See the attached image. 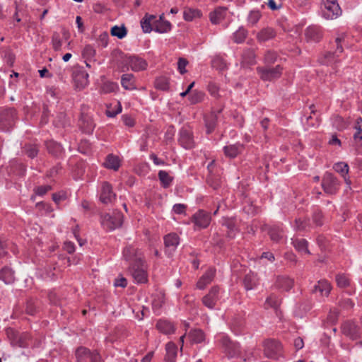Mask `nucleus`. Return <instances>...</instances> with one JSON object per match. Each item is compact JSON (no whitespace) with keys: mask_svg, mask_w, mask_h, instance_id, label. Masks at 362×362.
Here are the masks:
<instances>
[{"mask_svg":"<svg viewBox=\"0 0 362 362\" xmlns=\"http://www.w3.org/2000/svg\"><path fill=\"white\" fill-rule=\"evenodd\" d=\"M122 71H140L146 69L147 62L140 57L135 55H125L121 59Z\"/></svg>","mask_w":362,"mask_h":362,"instance_id":"obj_1","label":"nucleus"},{"mask_svg":"<svg viewBox=\"0 0 362 362\" xmlns=\"http://www.w3.org/2000/svg\"><path fill=\"white\" fill-rule=\"evenodd\" d=\"M16 120V111L13 108L0 109V129L4 132L9 131L15 124Z\"/></svg>","mask_w":362,"mask_h":362,"instance_id":"obj_2","label":"nucleus"},{"mask_svg":"<svg viewBox=\"0 0 362 362\" xmlns=\"http://www.w3.org/2000/svg\"><path fill=\"white\" fill-rule=\"evenodd\" d=\"M123 215L118 211L105 214L101 216V224L104 228L109 230H115L122 226Z\"/></svg>","mask_w":362,"mask_h":362,"instance_id":"obj_3","label":"nucleus"},{"mask_svg":"<svg viewBox=\"0 0 362 362\" xmlns=\"http://www.w3.org/2000/svg\"><path fill=\"white\" fill-rule=\"evenodd\" d=\"M146 265L144 261L139 263H132L129 265V272L134 281L138 284L146 283L148 280Z\"/></svg>","mask_w":362,"mask_h":362,"instance_id":"obj_4","label":"nucleus"},{"mask_svg":"<svg viewBox=\"0 0 362 362\" xmlns=\"http://www.w3.org/2000/svg\"><path fill=\"white\" fill-rule=\"evenodd\" d=\"M264 351L267 357L278 360L283 356L281 344L275 339H267L264 344Z\"/></svg>","mask_w":362,"mask_h":362,"instance_id":"obj_5","label":"nucleus"},{"mask_svg":"<svg viewBox=\"0 0 362 362\" xmlns=\"http://www.w3.org/2000/svg\"><path fill=\"white\" fill-rule=\"evenodd\" d=\"M340 182L330 173H326L322 178V187L325 193L334 194L339 189Z\"/></svg>","mask_w":362,"mask_h":362,"instance_id":"obj_6","label":"nucleus"},{"mask_svg":"<svg viewBox=\"0 0 362 362\" xmlns=\"http://www.w3.org/2000/svg\"><path fill=\"white\" fill-rule=\"evenodd\" d=\"M219 341L221 348L228 357L233 358L240 356V350L238 344L232 341L226 336H221Z\"/></svg>","mask_w":362,"mask_h":362,"instance_id":"obj_7","label":"nucleus"},{"mask_svg":"<svg viewBox=\"0 0 362 362\" xmlns=\"http://www.w3.org/2000/svg\"><path fill=\"white\" fill-rule=\"evenodd\" d=\"M322 15L325 18L332 20L340 15L341 9L336 0H325Z\"/></svg>","mask_w":362,"mask_h":362,"instance_id":"obj_8","label":"nucleus"},{"mask_svg":"<svg viewBox=\"0 0 362 362\" xmlns=\"http://www.w3.org/2000/svg\"><path fill=\"white\" fill-rule=\"evenodd\" d=\"M124 259L129 263H139L143 262L142 252L133 245L127 246L123 250Z\"/></svg>","mask_w":362,"mask_h":362,"instance_id":"obj_9","label":"nucleus"},{"mask_svg":"<svg viewBox=\"0 0 362 362\" xmlns=\"http://www.w3.org/2000/svg\"><path fill=\"white\" fill-rule=\"evenodd\" d=\"M336 43H337V49L336 51L332 53L331 52H327L325 54H324L320 59L319 62L320 64L324 65H331L333 63H335L337 62V57L339 56V53H341L343 51V48L341 45H340L341 41V37H337L336 38Z\"/></svg>","mask_w":362,"mask_h":362,"instance_id":"obj_10","label":"nucleus"},{"mask_svg":"<svg viewBox=\"0 0 362 362\" xmlns=\"http://www.w3.org/2000/svg\"><path fill=\"white\" fill-rule=\"evenodd\" d=\"M116 194L112 190V185L107 182L101 184L100 189V200L103 204H111L115 199Z\"/></svg>","mask_w":362,"mask_h":362,"instance_id":"obj_11","label":"nucleus"},{"mask_svg":"<svg viewBox=\"0 0 362 362\" xmlns=\"http://www.w3.org/2000/svg\"><path fill=\"white\" fill-rule=\"evenodd\" d=\"M282 69L279 65L274 68H257V72L260 78L264 81H272L280 77L281 75Z\"/></svg>","mask_w":362,"mask_h":362,"instance_id":"obj_12","label":"nucleus"},{"mask_svg":"<svg viewBox=\"0 0 362 362\" xmlns=\"http://www.w3.org/2000/svg\"><path fill=\"white\" fill-rule=\"evenodd\" d=\"M180 243V239L177 234L169 233L164 237L165 252L168 256L173 255Z\"/></svg>","mask_w":362,"mask_h":362,"instance_id":"obj_13","label":"nucleus"},{"mask_svg":"<svg viewBox=\"0 0 362 362\" xmlns=\"http://www.w3.org/2000/svg\"><path fill=\"white\" fill-rule=\"evenodd\" d=\"M70 34L66 29H62V35L58 33H54L52 37V45L54 51H60L63 45V40H67Z\"/></svg>","mask_w":362,"mask_h":362,"instance_id":"obj_14","label":"nucleus"},{"mask_svg":"<svg viewBox=\"0 0 362 362\" xmlns=\"http://www.w3.org/2000/svg\"><path fill=\"white\" fill-rule=\"evenodd\" d=\"M341 331L344 335L352 340L359 337V328L353 322H346L341 326Z\"/></svg>","mask_w":362,"mask_h":362,"instance_id":"obj_15","label":"nucleus"},{"mask_svg":"<svg viewBox=\"0 0 362 362\" xmlns=\"http://www.w3.org/2000/svg\"><path fill=\"white\" fill-rule=\"evenodd\" d=\"M193 222L199 228H206L211 222L210 215L203 210H199L194 214Z\"/></svg>","mask_w":362,"mask_h":362,"instance_id":"obj_16","label":"nucleus"},{"mask_svg":"<svg viewBox=\"0 0 362 362\" xmlns=\"http://www.w3.org/2000/svg\"><path fill=\"white\" fill-rule=\"evenodd\" d=\"M7 334L11 338V343L13 346H18L19 347H25L28 346V335L27 334L18 336L15 334L13 329H8L7 330Z\"/></svg>","mask_w":362,"mask_h":362,"instance_id":"obj_17","label":"nucleus"},{"mask_svg":"<svg viewBox=\"0 0 362 362\" xmlns=\"http://www.w3.org/2000/svg\"><path fill=\"white\" fill-rule=\"evenodd\" d=\"M179 141L185 148H192L194 146L192 132L187 128H182L180 131Z\"/></svg>","mask_w":362,"mask_h":362,"instance_id":"obj_18","label":"nucleus"},{"mask_svg":"<svg viewBox=\"0 0 362 362\" xmlns=\"http://www.w3.org/2000/svg\"><path fill=\"white\" fill-rule=\"evenodd\" d=\"M218 291L219 288L218 287H212L209 293L203 297V304L210 309L214 308L216 301L218 300Z\"/></svg>","mask_w":362,"mask_h":362,"instance_id":"obj_19","label":"nucleus"},{"mask_svg":"<svg viewBox=\"0 0 362 362\" xmlns=\"http://www.w3.org/2000/svg\"><path fill=\"white\" fill-rule=\"evenodd\" d=\"M305 35L308 41L316 42L322 38V33L319 26L311 25L305 30Z\"/></svg>","mask_w":362,"mask_h":362,"instance_id":"obj_20","label":"nucleus"},{"mask_svg":"<svg viewBox=\"0 0 362 362\" xmlns=\"http://www.w3.org/2000/svg\"><path fill=\"white\" fill-rule=\"evenodd\" d=\"M222 225L227 229V235L230 238H233L238 232L237 221L234 218H223Z\"/></svg>","mask_w":362,"mask_h":362,"instance_id":"obj_21","label":"nucleus"},{"mask_svg":"<svg viewBox=\"0 0 362 362\" xmlns=\"http://www.w3.org/2000/svg\"><path fill=\"white\" fill-rule=\"evenodd\" d=\"M276 35V33L274 28L266 27L257 33L256 37L259 42H263L274 38Z\"/></svg>","mask_w":362,"mask_h":362,"instance_id":"obj_22","label":"nucleus"},{"mask_svg":"<svg viewBox=\"0 0 362 362\" xmlns=\"http://www.w3.org/2000/svg\"><path fill=\"white\" fill-rule=\"evenodd\" d=\"M215 276V269H209L199 279L197 287L199 289H204L214 279Z\"/></svg>","mask_w":362,"mask_h":362,"instance_id":"obj_23","label":"nucleus"},{"mask_svg":"<svg viewBox=\"0 0 362 362\" xmlns=\"http://www.w3.org/2000/svg\"><path fill=\"white\" fill-rule=\"evenodd\" d=\"M74 80L76 88L81 90L88 83V74L85 71H78L75 73Z\"/></svg>","mask_w":362,"mask_h":362,"instance_id":"obj_24","label":"nucleus"},{"mask_svg":"<svg viewBox=\"0 0 362 362\" xmlns=\"http://www.w3.org/2000/svg\"><path fill=\"white\" fill-rule=\"evenodd\" d=\"M156 16L146 13L141 21L142 30L145 33H149L153 30L154 26Z\"/></svg>","mask_w":362,"mask_h":362,"instance_id":"obj_25","label":"nucleus"},{"mask_svg":"<svg viewBox=\"0 0 362 362\" xmlns=\"http://www.w3.org/2000/svg\"><path fill=\"white\" fill-rule=\"evenodd\" d=\"M80 127L82 131L86 134H91L95 128V124L90 117L83 115L80 119Z\"/></svg>","mask_w":362,"mask_h":362,"instance_id":"obj_26","label":"nucleus"},{"mask_svg":"<svg viewBox=\"0 0 362 362\" xmlns=\"http://www.w3.org/2000/svg\"><path fill=\"white\" fill-rule=\"evenodd\" d=\"M293 279L286 276H279L276 281V286L284 291L290 290L293 287Z\"/></svg>","mask_w":362,"mask_h":362,"instance_id":"obj_27","label":"nucleus"},{"mask_svg":"<svg viewBox=\"0 0 362 362\" xmlns=\"http://www.w3.org/2000/svg\"><path fill=\"white\" fill-rule=\"evenodd\" d=\"M157 329L165 334H171L175 332L173 325L165 320H160L156 323Z\"/></svg>","mask_w":362,"mask_h":362,"instance_id":"obj_28","label":"nucleus"},{"mask_svg":"<svg viewBox=\"0 0 362 362\" xmlns=\"http://www.w3.org/2000/svg\"><path fill=\"white\" fill-rule=\"evenodd\" d=\"M243 284L247 291L255 288L258 284L257 275L252 272L247 274L244 277Z\"/></svg>","mask_w":362,"mask_h":362,"instance_id":"obj_29","label":"nucleus"},{"mask_svg":"<svg viewBox=\"0 0 362 362\" xmlns=\"http://www.w3.org/2000/svg\"><path fill=\"white\" fill-rule=\"evenodd\" d=\"M268 233L271 240L275 243H279L284 237V232L283 229L276 226L270 227Z\"/></svg>","mask_w":362,"mask_h":362,"instance_id":"obj_30","label":"nucleus"},{"mask_svg":"<svg viewBox=\"0 0 362 362\" xmlns=\"http://www.w3.org/2000/svg\"><path fill=\"white\" fill-rule=\"evenodd\" d=\"M331 285L326 280L319 281L314 286L313 292H319L321 296H327L331 291Z\"/></svg>","mask_w":362,"mask_h":362,"instance_id":"obj_31","label":"nucleus"},{"mask_svg":"<svg viewBox=\"0 0 362 362\" xmlns=\"http://www.w3.org/2000/svg\"><path fill=\"white\" fill-rule=\"evenodd\" d=\"M226 15V8L219 7L210 13V21L214 24L219 23Z\"/></svg>","mask_w":362,"mask_h":362,"instance_id":"obj_32","label":"nucleus"},{"mask_svg":"<svg viewBox=\"0 0 362 362\" xmlns=\"http://www.w3.org/2000/svg\"><path fill=\"white\" fill-rule=\"evenodd\" d=\"M93 351L86 347H79L76 351L77 362H89Z\"/></svg>","mask_w":362,"mask_h":362,"instance_id":"obj_33","label":"nucleus"},{"mask_svg":"<svg viewBox=\"0 0 362 362\" xmlns=\"http://www.w3.org/2000/svg\"><path fill=\"white\" fill-rule=\"evenodd\" d=\"M0 280L6 284H12L15 280L13 271L8 267L2 268L0 271Z\"/></svg>","mask_w":362,"mask_h":362,"instance_id":"obj_34","label":"nucleus"},{"mask_svg":"<svg viewBox=\"0 0 362 362\" xmlns=\"http://www.w3.org/2000/svg\"><path fill=\"white\" fill-rule=\"evenodd\" d=\"M122 86L126 90L135 89V80L132 74H124L121 76Z\"/></svg>","mask_w":362,"mask_h":362,"instance_id":"obj_35","label":"nucleus"},{"mask_svg":"<svg viewBox=\"0 0 362 362\" xmlns=\"http://www.w3.org/2000/svg\"><path fill=\"white\" fill-rule=\"evenodd\" d=\"M189 339L192 343H202L205 340V334L200 329H193L188 334Z\"/></svg>","mask_w":362,"mask_h":362,"instance_id":"obj_36","label":"nucleus"},{"mask_svg":"<svg viewBox=\"0 0 362 362\" xmlns=\"http://www.w3.org/2000/svg\"><path fill=\"white\" fill-rule=\"evenodd\" d=\"M104 165L107 168L117 170L120 166V160L118 156L110 154L107 156Z\"/></svg>","mask_w":362,"mask_h":362,"instance_id":"obj_37","label":"nucleus"},{"mask_svg":"<svg viewBox=\"0 0 362 362\" xmlns=\"http://www.w3.org/2000/svg\"><path fill=\"white\" fill-rule=\"evenodd\" d=\"M243 146L240 144H233L224 147L225 155L230 158H235L241 151Z\"/></svg>","mask_w":362,"mask_h":362,"instance_id":"obj_38","label":"nucleus"},{"mask_svg":"<svg viewBox=\"0 0 362 362\" xmlns=\"http://www.w3.org/2000/svg\"><path fill=\"white\" fill-rule=\"evenodd\" d=\"M166 355L165 360L168 362H173L177 356V346L175 343L170 341L165 346Z\"/></svg>","mask_w":362,"mask_h":362,"instance_id":"obj_39","label":"nucleus"},{"mask_svg":"<svg viewBox=\"0 0 362 362\" xmlns=\"http://www.w3.org/2000/svg\"><path fill=\"white\" fill-rule=\"evenodd\" d=\"M171 29V24L168 21H155L154 30L160 33H167Z\"/></svg>","mask_w":362,"mask_h":362,"instance_id":"obj_40","label":"nucleus"},{"mask_svg":"<svg viewBox=\"0 0 362 362\" xmlns=\"http://www.w3.org/2000/svg\"><path fill=\"white\" fill-rule=\"evenodd\" d=\"M294 247L300 252L310 254L308 249V241L305 239H295L292 242Z\"/></svg>","mask_w":362,"mask_h":362,"instance_id":"obj_41","label":"nucleus"},{"mask_svg":"<svg viewBox=\"0 0 362 362\" xmlns=\"http://www.w3.org/2000/svg\"><path fill=\"white\" fill-rule=\"evenodd\" d=\"M247 31L243 27H240L233 35V40L235 43H242L246 38Z\"/></svg>","mask_w":362,"mask_h":362,"instance_id":"obj_42","label":"nucleus"},{"mask_svg":"<svg viewBox=\"0 0 362 362\" xmlns=\"http://www.w3.org/2000/svg\"><path fill=\"white\" fill-rule=\"evenodd\" d=\"M279 305L280 300L279 298L274 294H271L267 298L264 307L265 308H272L274 309H276Z\"/></svg>","mask_w":362,"mask_h":362,"instance_id":"obj_43","label":"nucleus"},{"mask_svg":"<svg viewBox=\"0 0 362 362\" xmlns=\"http://www.w3.org/2000/svg\"><path fill=\"white\" fill-rule=\"evenodd\" d=\"M262 17V14L258 10L251 11L247 16V23L250 25L253 26L257 23Z\"/></svg>","mask_w":362,"mask_h":362,"instance_id":"obj_44","label":"nucleus"},{"mask_svg":"<svg viewBox=\"0 0 362 362\" xmlns=\"http://www.w3.org/2000/svg\"><path fill=\"white\" fill-rule=\"evenodd\" d=\"M201 16V11L197 9L186 8L184 11L185 21H192L194 18Z\"/></svg>","mask_w":362,"mask_h":362,"instance_id":"obj_45","label":"nucleus"},{"mask_svg":"<svg viewBox=\"0 0 362 362\" xmlns=\"http://www.w3.org/2000/svg\"><path fill=\"white\" fill-rule=\"evenodd\" d=\"M158 177L162 185L164 187H168L170 185L173 180L172 177H170L169 174L164 170L159 171Z\"/></svg>","mask_w":362,"mask_h":362,"instance_id":"obj_46","label":"nucleus"},{"mask_svg":"<svg viewBox=\"0 0 362 362\" xmlns=\"http://www.w3.org/2000/svg\"><path fill=\"white\" fill-rule=\"evenodd\" d=\"M333 169L338 173H340L341 176H344L348 174L349 168L347 163L339 162L333 165Z\"/></svg>","mask_w":362,"mask_h":362,"instance_id":"obj_47","label":"nucleus"},{"mask_svg":"<svg viewBox=\"0 0 362 362\" xmlns=\"http://www.w3.org/2000/svg\"><path fill=\"white\" fill-rule=\"evenodd\" d=\"M127 29L124 26L119 27V26L115 25V26L112 27L111 29L112 35L116 36L119 39L124 38L127 35Z\"/></svg>","mask_w":362,"mask_h":362,"instance_id":"obj_48","label":"nucleus"},{"mask_svg":"<svg viewBox=\"0 0 362 362\" xmlns=\"http://www.w3.org/2000/svg\"><path fill=\"white\" fill-rule=\"evenodd\" d=\"M333 125L339 130L346 128L349 125L348 122L340 116H336L333 119Z\"/></svg>","mask_w":362,"mask_h":362,"instance_id":"obj_49","label":"nucleus"},{"mask_svg":"<svg viewBox=\"0 0 362 362\" xmlns=\"http://www.w3.org/2000/svg\"><path fill=\"white\" fill-rule=\"evenodd\" d=\"M215 120V116L214 115H211L205 119L207 134L211 133L214 129L216 125Z\"/></svg>","mask_w":362,"mask_h":362,"instance_id":"obj_50","label":"nucleus"},{"mask_svg":"<svg viewBox=\"0 0 362 362\" xmlns=\"http://www.w3.org/2000/svg\"><path fill=\"white\" fill-rule=\"evenodd\" d=\"M204 98V93L202 91L194 90L189 97L191 103L196 104L201 102Z\"/></svg>","mask_w":362,"mask_h":362,"instance_id":"obj_51","label":"nucleus"},{"mask_svg":"<svg viewBox=\"0 0 362 362\" xmlns=\"http://www.w3.org/2000/svg\"><path fill=\"white\" fill-rule=\"evenodd\" d=\"M47 149L49 152L53 155L57 156L58 153H61L62 148L59 144L55 142H49L47 145Z\"/></svg>","mask_w":362,"mask_h":362,"instance_id":"obj_52","label":"nucleus"},{"mask_svg":"<svg viewBox=\"0 0 362 362\" xmlns=\"http://www.w3.org/2000/svg\"><path fill=\"white\" fill-rule=\"evenodd\" d=\"M243 57L247 63L253 64L255 59V51L251 49L245 50L243 54Z\"/></svg>","mask_w":362,"mask_h":362,"instance_id":"obj_53","label":"nucleus"},{"mask_svg":"<svg viewBox=\"0 0 362 362\" xmlns=\"http://www.w3.org/2000/svg\"><path fill=\"white\" fill-rule=\"evenodd\" d=\"M336 281L337 286L341 288H345L349 285V279L344 274H337Z\"/></svg>","mask_w":362,"mask_h":362,"instance_id":"obj_54","label":"nucleus"},{"mask_svg":"<svg viewBox=\"0 0 362 362\" xmlns=\"http://www.w3.org/2000/svg\"><path fill=\"white\" fill-rule=\"evenodd\" d=\"M157 89L166 90L169 88L168 82L165 78H157L155 83Z\"/></svg>","mask_w":362,"mask_h":362,"instance_id":"obj_55","label":"nucleus"},{"mask_svg":"<svg viewBox=\"0 0 362 362\" xmlns=\"http://www.w3.org/2000/svg\"><path fill=\"white\" fill-rule=\"evenodd\" d=\"M277 54L274 52L269 50L264 55V62L266 64H273L276 61Z\"/></svg>","mask_w":362,"mask_h":362,"instance_id":"obj_56","label":"nucleus"},{"mask_svg":"<svg viewBox=\"0 0 362 362\" xmlns=\"http://www.w3.org/2000/svg\"><path fill=\"white\" fill-rule=\"evenodd\" d=\"M307 226L308 223L305 220L298 218L295 220L293 228L296 230H305Z\"/></svg>","mask_w":362,"mask_h":362,"instance_id":"obj_57","label":"nucleus"},{"mask_svg":"<svg viewBox=\"0 0 362 362\" xmlns=\"http://www.w3.org/2000/svg\"><path fill=\"white\" fill-rule=\"evenodd\" d=\"M117 88V86L116 83L112 82H107L104 83L102 89L104 93H111L114 92Z\"/></svg>","mask_w":362,"mask_h":362,"instance_id":"obj_58","label":"nucleus"},{"mask_svg":"<svg viewBox=\"0 0 362 362\" xmlns=\"http://www.w3.org/2000/svg\"><path fill=\"white\" fill-rule=\"evenodd\" d=\"M188 62L184 58H180L177 62V68L181 74H184L187 72L186 66Z\"/></svg>","mask_w":362,"mask_h":362,"instance_id":"obj_59","label":"nucleus"},{"mask_svg":"<svg viewBox=\"0 0 362 362\" xmlns=\"http://www.w3.org/2000/svg\"><path fill=\"white\" fill-rule=\"evenodd\" d=\"M50 189H51L50 185H42V186H39V187H36L35 189V192L36 195L43 196Z\"/></svg>","mask_w":362,"mask_h":362,"instance_id":"obj_60","label":"nucleus"},{"mask_svg":"<svg viewBox=\"0 0 362 362\" xmlns=\"http://www.w3.org/2000/svg\"><path fill=\"white\" fill-rule=\"evenodd\" d=\"M122 112V106L120 103L118 102L117 104V108L115 110H110L109 108L106 110V115L108 117H114L117 114Z\"/></svg>","mask_w":362,"mask_h":362,"instance_id":"obj_61","label":"nucleus"},{"mask_svg":"<svg viewBox=\"0 0 362 362\" xmlns=\"http://www.w3.org/2000/svg\"><path fill=\"white\" fill-rule=\"evenodd\" d=\"M218 86L214 82L209 83L208 86V90L210 94L214 97H217L218 95Z\"/></svg>","mask_w":362,"mask_h":362,"instance_id":"obj_62","label":"nucleus"},{"mask_svg":"<svg viewBox=\"0 0 362 362\" xmlns=\"http://www.w3.org/2000/svg\"><path fill=\"white\" fill-rule=\"evenodd\" d=\"M207 182L214 189H216L220 186L219 181L213 176H210L208 177Z\"/></svg>","mask_w":362,"mask_h":362,"instance_id":"obj_63","label":"nucleus"},{"mask_svg":"<svg viewBox=\"0 0 362 362\" xmlns=\"http://www.w3.org/2000/svg\"><path fill=\"white\" fill-rule=\"evenodd\" d=\"M122 120H123L124 124L127 127H134L135 124L134 119L129 115H123Z\"/></svg>","mask_w":362,"mask_h":362,"instance_id":"obj_64","label":"nucleus"}]
</instances>
